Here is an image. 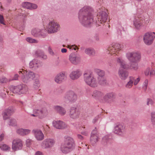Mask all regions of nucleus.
Listing matches in <instances>:
<instances>
[{
    "label": "nucleus",
    "instance_id": "69168bd1",
    "mask_svg": "<svg viewBox=\"0 0 155 155\" xmlns=\"http://www.w3.org/2000/svg\"><path fill=\"white\" fill-rule=\"evenodd\" d=\"M84 128H85V127H81V128H80V129H81V130H83L84 129Z\"/></svg>",
    "mask_w": 155,
    "mask_h": 155
},
{
    "label": "nucleus",
    "instance_id": "052dcab7",
    "mask_svg": "<svg viewBox=\"0 0 155 155\" xmlns=\"http://www.w3.org/2000/svg\"><path fill=\"white\" fill-rule=\"evenodd\" d=\"M4 135L3 134H2L0 135V141H2L3 139Z\"/></svg>",
    "mask_w": 155,
    "mask_h": 155
},
{
    "label": "nucleus",
    "instance_id": "bb28decb",
    "mask_svg": "<svg viewBox=\"0 0 155 155\" xmlns=\"http://www.w3.org/2000/svg\"><path fill=\"white\" fill-rule=\"evenodd\" d=\"M22 6L25 8L30 9H36L38 7L37 5L28 2L23 3Z\"/></svg>",
    "mask_w": 155,
    "mask_h": 155
},
{
    "label": "nucleus",
    "instance_id": "4d7b16f0",
    "mask_svg": "<svg viewBox=\"0 0 155 155\" xmlns=\"http://www.w3.org/2000/svg\"><path fill=\"white\" fill-rule=\"evenodd\" d=\"M149 70L148 69H147L145 71V74L146 76H147L149 73Z\"/></svg>",
    "mask_w": 155,
    "mask_h": 155
},
{
    "label": "nucleus",
    "instance_id": "c03bdc74",
    "mask_svg": "<svg viewBox=\"0 0 155 155\" xmlns=\"http://www.w3.org/2000/svg\"><path fill=\"white\" fill-rule=\"evenodd\" d=\"M151 121L152 124H154L155 122V113L154 112H152L151 114Z\"/></svg>",
    "mask_w": 155,
    "mask_h": 155
},
{
    "label": "nucleus",
    "instance_id": "c756f323",
    "mask_svg": "<svg viewBox=\"0 0 155 155\" xmlns=\"http://www.w3.org/2000/svg\"><path fill=\"white\" fill-rule=\"evenodd\" d=\"M41 66V64L37 60L34 59L29 63V67L35 69Z\"/></svg>",
    "mask_w": 155,
    "mask_h": 155
},
{
    "label": "nucleus",
    "instance_id": "3c124183",
    "mask_svg": "<svg viewBox=\"0 0 155 155\" xmlns=\"http://www.w3.org/2000/svg\"><path fill=\"white\" fill-rule=\"evenodd\" d=\"M68 48L70 49H74V50H76L78 49L77 47L75 45L69 46L68 45Z\"/></svg>",
    "mask_w": 155,
    "mask_h": 155
},
{
    "label": "nucleus",
    "instance_id": "e2e57ef3",
    "mask_svg": "<svg viewBox=\"0 0 155 155\" xmlns=\"http://www.w3.org/2000/svg\"><path fill=\"white\" fill-rule=\"evenodd\" d=\"M81 133L82 135H86V136L87 135V134H88V132L87 131H84L82 132Z\"/></svg>",
    "mask_w": 155,
    "mask_h": 155
},
{
    "label": "nucleus",
    "instance_id": "aec40b11",
    "mask_svg": "<svg viewBox=\"0 0 155 155\" xmlns=\"http://www.w3.org/2000/svg\"><path fill=\"white\" fill-rule=\"evenodd\" d=\"M81 71L79 69H77L72 71L69 74V77L73 80H75L78 79L81 75Z\"/></svg>",
    "mask_w": 155,
    "mask_h": 155
},
{
    "label": "nucleus",
    "instance_id": "4be33fe9",
    "mask_svg": "<svg viewBox=\"0 0 155 155\" xmlns=\"http://www.w3.org/2000/svg\"><path fill=\"white\" fill-rule=\"evenodd\" d=\"M99 139V135L98 131L95 128L92 131L91 137V141L92 144H94L97 142Z\"/></svg>",
    "mask_w": 155,
    "mask_h": 155
},
{
    "label": "nucleus",
    "instance_id": "6ab92c4d",
    "mask_svg": "<svg viewBox=\"0 0 155 155\" xmlns=\"http://www.w3.org/2000/svg\"><path fill=\"white\" fill-rule=\"evenodd\" d=\"M69 60L71 63L77 64L81 61V58L79 55L72 53L69 55Z\"/></svg>",
    "mask_w": 155,
    "mask_h": 155
},
{
    "label": "nucleus",
    "instance_id": "7ed1b4c3",
    "mask_svg": "<svg viewBox=\"0 0 155 155\" xmlns=\"http://www.w3.org/2000/svg\"><path fill=\"white\" fill-rule=\"evenodd\" d=\"M75 147L73 139L71 137L65 136L64 137V143L62 144L60 147L61 150L64 153H66Z\"/></svg>",
    "mask_w": 155,
    "mask_h": 155
},
{
    "label": "nucleus",
    "instance_id": "393cba45",
    "mask_svg": "<svg viewBox=\"0 0 155 155\" xmlns=\"http://www.w3.org/2000/svg\"><path fill=\"white\" fill-rule=\"evenodd\" d=\"M44 29H41L39 28L33 29L31 31V34L35 36L38 37L40 36H43L44 35Z\"/></svg>",
    "mask_w": 155,
    "mask_h": 155
},
{
    "label": "nucleus",
    "instance_id": "6e6d98bb",
    "mask_svg": "<svg viewBox=\"0 0 155 155\" xmlns=\"http://www.w3.org/2000/svg\"><path fill=\"white\" fill-rule=\"evenodd\" d=\"M155 73V72L154 70H151L150 72V76L152 77L154 75Z\"/></svg>",
    "mask_w": 155,
    "mask_h": 155
},
{
    "label": "nucleus",
    "instance_id": "c85d7f7f",
    "mask_svg": "<svg viewBox=\"0 0 155 155\" xmlns=\"http://www.w3.org/2000/svg\"><path fill=\"white\" fill-rule=\"evenodd\" d=\"M116 61L120 64L121 68L125 69L126 68L127 64L123 58L122 57H119L116 58Z\"/></svg>",
    "mask_w": 155,
    "mask_h": 155
},
{
    "label": "nucleus",
    "instance_id": "de8ad7c7",
    "mask_svg": "<svg viewBox=\"0 0 155 155\" xmlns=\"http://www.w3.org/2000/svg\"><path fill=\"white\" fill-rule=\"evenodd\" d=\"M8 81V80L5 78H0V84L6 83Z\"/></svg>",
    "mask_w": 155,
    "mask_h": 155
},
{
    "label": "nucleus",
    "instance_id": "49530a36",
    "mask_svg": "<svg viewBox=\"0 0 155 155\" xmlns=\"http://www.w3.org/2000/svg\"><path fill=\"white\" fill-rule=\"evenodd\" d=\"M32 142V141L30 139H27L26 141V144L27 146L28 147L30 146Z\"/></svg>",
    "mask_w": 155,
    "mask_h": 155
},
{
    "label": "nucleus",
    "instance_id": "473e14b6",
    "mask_svg": "<svg viewBox=\"0 0 155 155\" xmlns=\"http://www.w3.org/2000/svg\"><path fill=\"white\" fill-rule=\"evenodd\" d=\"M85 53L91 56L94 55L95 54L94 50L91 48H87L84 50Z\"/></svg>",
    "mask_w": 155,
    "mask_h": 155
},
{
    "label": "nucleus",
    "instance_id": "6e6552de",
    "mask_svg": "<svg viewBox=\"0 0 155 155\" xmlns=\"http://www.w3.org/2000/svg\"><path fill=\"white\" fill-rule=\"evenodd\" d=\"M155 32H148L144 34L143 36V41L147 45H150L153 43L155 37Z\"/></svg>",
    "mask_w": 155,
    "mask_h": 155
},
{
    "label": "nucleus",
    "instance_id": "e433bc0d",
    "mask_svg": "<svg viewBox=\"0 0 155 155\" xmlns=\"http://www.w3.org/2000/svg\"><path fill=\"white\" fill-rule=\"evenodd\" d=\"M36 53L38 56L41 57L44 59H46L47 58V55L42 51H38L36 52Z\"/></svg>",
    "mask_w": 155,
    "mask_h": 155
},
{
    "label": "nucleus",
    "instance_id": "20e7f679",
    "mask_svg": "<svg viewBox=\"0 0 155 155\" xmlns=\"http://www.w3.org/2000/svg\"><path fill=\"white\" fill-rule=\"evenodd\" d=\"M21 80L25 83H28L33 80L35 77V74L33 72L30 71H27L23 69L18 72Z\"/></svg>",
    "mask_w": 155,
    "mask_h": 155
},
{
    "label": "nucleus",
    "instance_id": "8fccbe9b",
    "mask_svg": "<svg viewBox=\"0 0 155 155\" xmlns=\"http://www.w3.org/2000/svg\"><path fill=\"white\" fill-rule=\"evenodd\" d=\"M100 118V115H98L97 116H96L93 120H92V122L94 124L96 122H97V121Z\"/></svg>",
    "mask_w": 155,
    "mask_h": 155
},
{
    "label": "nucleus",
    "instance_id": "9b49d317",
    "mask_svg": "<svg viewBox=\"0 0 155 155\" xmlns=\"http://www.w3.org/2000/svg\"><path fill=\"white\" fill-rule=\"evenodd\" d=\"M77 99V96L75 93L72 91H69L65 94L63 100L66 103L70 102H73Z\"/></svg>",
    "mask_w": 155,
    "mask_h": 155
},
{
    "label": "nucleus",
    "instance_id": "1a4fd4ad",
    "mask_svg": "<svg viewBox=\"0 0 155 155\" xmlns=\"http://www.w3.org/2000/svg\"><path fill=\"white\" fill-rule=\"evenodd\" d=\"M143 18L141 16H139L136 15L135 16L134 20V25L136 28L137 29H140L143 26L149 23L148 20L146 22L143 21Z\"/></svg>",
    "mask_w": 155,
    "mask_h": 155
},
{
    "label": "nucleus",
    "instance_id": "9d476101",
    "mask_svg": "<svg viewBox=\"0 0 155 155\" xmlns=\"http://www.w3.org/2000/svg\"><path fill=\"white\" fill-rule=\"evenodd\" d=\"M55 143V140L53 138L45 139L41 143V146L44 149H49L53 147Z\"/></svg>",
    "mask_w": 155,
    "mask_h": 155
},
{
    "label": "nucleus",
    "instance_id": "a878e982",
    "mask_svg": "<svg viewBox=\"0 0 155 155\" xmlns=\"http://www.w3.org/2000/svg\"><path fill=\"white\" fill-rule=\"evenodd\" d=\"M14 111V110L12 107H9L5 110L2 114L3 119L5 120L8 119L9 116L11 115Z\"/></svg>",
    "mask_w": 155,
    "mask_h": 155
},
{
    "label": "nucleus",
    "instance_id": "13d9d810",
    "mask_svg": "<svg viewBox=\"0 0 155 155\" xmlns=\"http://www.w3.org/2000/svg\"><path fill=\"white\" fill-rule=\"evenodd\" d=\"M18 74H15L13 78V79H12V80H17L18 79Z\"/></svg>",
    "mask_w": 155,
    "mask_h": 155
},
{
    "label": "nucleus",
    "instance_id": "a211bd4d",
    "mask_svg": "<svg viewBox=\"0 0 155 155\" xmlns=\"http://www.w3.org/2000/svg\"><path fill=\"white\" fill-rule=\"evenodd\" d=\"M67 75L64 72H62L58 74L54 79L55 82L58 84L62 83L67 78Z\"/></svg>",
    "mask_w": 155,
    "mask_h": 155
},
{
    "label": "nucleus",
    "instance_id": "603ef678",
    "mask_svg": "<svg viewBox=\"0 0 155 155\" xmlns=\"http://www.w3.org/2000/svg\"><path fill=\"white\" fill-rule=\"evenodd\" d=\"M48 51L51 55H53L54 54V52L50 47H48Z\"/></svg>",
    "mask_w": 155,
    "mask_h": 155
},
{
    "label": "nucleus",
    "instance_id": "0e129e2a",
    "mask_svg": "<svg viewBox=\"0 0 155 155\" xmlns=\"http://www.w3.org/2000/svg\"><path fill=\"white\" fill-rule=\"evenodd\" d=\"M35 155H43V154L40 151H38L36 153Z\"/></svg>",
    "mask_w": 155,
    "mask_h": 155
},
{
    "label": "nucleus",
    "instance_id": "ddd939ff",
    "mask_svg": "<svg viewBox=\"0 0 155 155\" xmlns=\"http://www.w3.org/2000/svg\"><path fill=\"white\" fill-rule=\"evenodd\" d=\"M23 146V142L20 139H15L12 141V148L14 151L21 149Z\"/></svg>",
    "mask_w": 155,
    "mask_h": 155
},
{
    "label": "nucleus",
    "instance_id": "5701e85b",
    "mask_svg": "<svg viewBox=\"0 0 155 155\" xmlns=\"http://www.w3.org/2000/svg\"><path fill=\"white\" fill-rule=\"evenodd\" d=\"M35 138L38 140H42L44 137V136L41 131L39 129H35L32 130Z\"/></svg>",
    "mask_w": 155,
    "mask_h": 155
},
{
    "label": "nucleus",
    "instance_id": "b1692460",
    "mask_svg": "<svg viewBox=\"0 0 155 155\" xmlns=\"http://www.w3.org/2000/svg\"><path fill=\"white\" fill-rule=\"evenodd\" d=\"M124 69L120 68L118 71V74L119 78L122 80H125L128 76V73L125 71Z\"/></svg>",
    "mask_w": 155,
    "mask_h": 155
},
{
    "label": "nucleus",
    "instance_id": "39448f33",
    "mask_svg": "<svg viewBox=\"0 0 155 155\" xmlns=\"http://www.w3.org/2000/svg\"><path fill=\"white\" fill-rule=\"evenodd\" d=\"M84 76V81L88 85L92 87L97 86V80L92 73L90 72L85 73Z\"/></svg>",
    "mask_w": 155,
    "mask_h": 155
},
{
    "label": "nucleus",
    "instance_id": "ea45409f",
    "mask_svg": "<svg viewBox=\"0 0 155 155\" xmlns=\"http://www.w3.org/2000/svg\"><path fill=\"white\" fill-rule=\"evenodd\" d=\"M40 86V83L39 81L36 79L35 80L34 83L33 87L35 89L38 88Z\"/></svg>",
    "mask_w": 155,
    "mask_h": 155
},
{
    "label": "nucleus",
    "instance_id": "58836bf2",
    "mask_svg": "<svg viewBox=\"0 0 155 155\" xmlns=\"http://www.w3.org/2000/svg\"><path fill=\"white\" fill-rule=\"evenodd\" d=\"M0 148L2 150L6 151L10 150V147L6 144H1L0 145Z\"/></svg>",
    "mask_w": 155,
    "mask_h": 155
},
{
    "label": "nucleus",
    "instance_id": "dca6fc26",
    "mask_svg": "<svg viewBox=\"0 0 155 155\" xmlns=\"http://www.w3.org/2000/svg\"><path fill=\"white\" fill-rule=\"evenodd\" d=\"M98 16V21L97 23L98 25H100V24H103L105 22L107 18V15L104 11L100 12Z\"/></svg>",
    "mask_w": 155,
    "mask_h": 155
},
{
    "label": "nucleus",
    "instance_id": "4c0bfd02",
    "mask_svg": "<svg viewBox=\"0 0 155 155\" xmlns=\"http://www.w3.org/2000/svg\"><path fill=\"white\" fill-rule=\"evenodd\" d=\"M95 72L99 76L98 77H104L105 75V72L104 71L99 69H96L95 70Z\"/></svg>",
    "mask_w": 155,
    "mask_h": 155
},
{
    "label": "nucleus",
    "instance_id": "f03ea898",
    "mask_svg": "<svg viewBox=\"0 0 155 155\" xmlns=\"http://www.w3.org/2000/svg\"><path fill=\"white\" fill-rule=\"evenodd\" d=\"M127 59L130 62L129 64H127L126 68L125 69H130L136 71L138 69L137 62L141 58L140 54L137 51L128 52L126 54Z\"/></svg>",
    "mask_w": 155,
    "mask_h": 155
},
{
    "label": "nucleus",
    "instance_id": "5fc2aeb1",
    "mask_svg": "<svg viewBox=\"0 0 155 155\" xmlns=\"http://www.w3.org/2000/svg\"><path fill=\"white\" fill-rule=\"evenodd\" d=\"M134 82V84L135 85H136L137 84L138 82H139L140 81V78H137L135 80Z\"/></svg>",
    "mask_w": 155,
    "mask_h": 155
},
{
    "label": "nucleus",
    "instance_id": "774afa93",
    "mask_svg": "<svg viewBox=\"0 0 155 155\" xmlns=\"http://www.w3.org/2000/svg\"><path fill=\"white\" fill-rule=\"evenodd\" d=\"M1 8L3 9V7H2V6H1Z\"/></svg>",
    "mask_w": 155,
    "mask_h": 155
},
{
    "label": "nucleus",
    "instance_id": "7c9ffc66",
    "mask_svg": "<svg viewBox=\"0 0 155 155\" xmlns=\"http://www.w3.org/2000/svg\"><path fill=\"white\" fill-rule=\"evenodd\" d=\"M54 109L61 115H64L66 113V111L65 109L59 106H55L54 107Z\"/></svg>",
    "mask_w": 155,
    "mask_h": 155
},
{
    "label": "nucleus",
    "instance_id": "a18cd8bd",
    "mask_svg": "<svg viewBox=\"0 0 155 155\" xmlns=\"http://www.w3.org/2000/svg\"><path fill=\"white\" fill-rule=\"evenodd\" d=\"M43 128L45 132H48L50 131V128L49 127V126L47 125L43 126Z\"/></svg>",
    "mask_w": 155,
    "mask_h": 155
},
{
    "label": "nucleus",
    "instance_id": "f257e3e1",
    "mask_svg": "<svg viewBox=\"0 0 155 155\" xmlns=\"http://www.w3.org/2000/svg\"><path fill=\"white\" fill-rule=\"evenodd\" d=\"M91 11L90 7L86 6L81 8L79 12V21L84 26L88 27L93 22V16L91 13Z\"/></svg>",
    "mask_w": 155,
    "mask_h": 155
},
{
    "label": "nucleus",
    "instance_id": "2eb2a0df",
    "mask_svg": "<svg viewBox=\"0 0 155 155\" xmlns=\"http://www.w3.org/2000/svg\"><path fill=\"white\" fill-rule=\"evenodd\" d=\"M80 114V111L78 107H72L70 108L69 116L71 118L76 119L79 117Z\"/></svg>",
    "mask_w": 155,
    "mask_h": 155
},
{
    "label": "nucleus",
    "instance_id": "f3484780",
    "mask_svg": "<svg viewBox=\"0 0 155 155\" xmlns=\"http://www.w3.org/2000/svg\"><path fill=\"white\" fill-rule=\"evenodd\" d=\"M125 127L122 124H118L115 127L114 130V133L120 136H123L125 132Z\"/></svg>",
    "mask_w": 155,
    "mask_h": 155
},
{
    "label": "nucleus",
    "instance_id": "864d4df0",
    "mask_svg": "<svg viewBox=\"0 0 155 155\" xmlns=\"http://www.w3.org/2000/svg\"><path fill=\"white\" fill-rule=\"evenodd\" d=\"M153 102L151 99L149 98L147 99V105H152L153 104Z\"/></svg>",
    "mask_w": 155,
    "mask_h": 155
},
{
    "label": "nucleus",
    "instance_id": "4468645a",
    "mask_svg": "<svg viewBox=\"0 0 155 155\" xmlns=\"http://www.w3.org/2000/svg\"><path fill=\"white\" fill-rule=\"evenodd\" d=\"M34 112L36 115L32 114V115L33 116H37L40 119H42L47 117L48 114V110L45 107L43 108L40 110H35Z\"/></svg>",
    "mask_w": 155,
    "mask_h": 155
},
{
    "label": "nucleus",
    "instance_id": "338daca9",
    "mask_svg": "<svg viewBox=\"0 0 155 155\" xmlns=\"http://www.w3.org/2000/svg\"><path fill=\"white\" fill-rule=\"evenodd\" d=\"M96 39L97 40H98L99 39V38L98 36H97L96 37Z\"/></svg>",
    "mask_w": 155,
    "mask_h": 155
},
{
    "label": "nucleus",
    "instance_id": "cd10ccee",
    "mask_svg": "<svg viewBox=\"0 0 155 155\" xmlns=\"http://www.w3.org/2000/svg\"><path fill=\"white\" fill-rule=\"evenodd\" d=\"M31 132V130L28 129H25L22 128L18 129L16 130L17 133L20 135L24 136L28 135Z\"/></svg>",
    "mask_w": 155,
    "mask_h": 155
},
{
    "label": "nucleus",
    "instance_id": "2f4dec72",
    "mask_svg": "<svg viewBox=\"0 0 155 155\" xmlns=\"http://www.w3.org/2000/svg\"><path fill=\"white\" fill-rule=\"evenodd\" d=\"M103 95V93L99 91H95L92 94V96L96 98H99L101 97Z\"/></svg>",
    "mask_w": 155,
    "mask_h": 155
},
{
    "label": "nucleus",
    "instance_id": "f704fd0d",
    "mask_svg": "<svg viewBox=\"0 0 155 155\" xmlns=\"http://www.w3.org/2000/svg\"><path fill=\"white\" fill-rule=\"evenodd\" d=\"M98 84L101 85H104L106 84V81L104 77H98L97 78Z\"/></svg>",
    "mask_w": 155,
    "mask_h": 155
},
{
    "label": "nucleus",
    "instance_id": "680f3d73",
    "mask_svg": "<svg viewBox=\"0 0 155 155\" xmlns=\"http://www.w3.org/2000/svg\"><path fill=\"white\" fill-rule=\"evenodd\" d=\"M67 51V50L66 48H63L61 49V52L62 53H64L66 52Z\"/></svg>",
    "mask_w": 155,
    "mask_h": 155
},
{
    "label": "nucleus",
    "instance_id": "bf43d9fd",
    "mask_svg": "<svg viewBox=\"0 0 155 155\" xmlns=\"http://www.w3.org/2000/svg\"><path fill=\"white\" fill-rule=\"evenodd\" d=\"M77 137L78 139L80 140H83V136L80 134H78Z\"/></svg>",
    "mask_w": 155,
    "mask_h": 155
},
{
    "label": "nucleus",
    "instance_id": "c9c22d12",
    "mask_svg": "<svg viewBox=\"0 0 155 155\" xmlns=\"http://www.w3.org/2000/svg\"><path fill=\"white\" fill-rule=\"evenodd\" d=\"M8 123L9 125L15 126L16 125L17 121L14 118H10L8 120Z\"/></svg>",
    "mask_w": 155,
    "mask_h": 155
},
{
    "label": "nucleus",
    "instance_id": "0eeeda50",
    "mask_svg": "<svg viewBox=\"0 0 155 155\" xmlns=\"http://www.w3.org/2000/svg\"><path fill=\"white\" fill-rule=\"evenodd\" d=\"M10 90L14 93L21 94H25L28 91V87L25 84H21L16 86H11L10 88Z\"/></svg>",
    "mask_w": 155,
    "mask_h": 155
},
{
    "label": "nucleus",
    "instance_id": "09e8293b",
    "mask_svg": "<svg viewBox=\"0 0 155 155\" xmlns=\"http://www.w3.org/2000/svg\"><path fill=\"white\" fill-rule=\"evenodd\" d=\"M0 23L4 25H5L3 16L2 15H0Z\"/></svg>",
    "mask_w": 155,
    "mask_h": 155
},
{
    "label": "nucleus",
    "instance_id": "423d86ee",
    "mask_svg": "<svg viewBox=\"0 0 155 155\" xmlns=\"http://www.w3.org/2000/svg\"><path fill=\"white\" fill-rule=\"evenodd\" d=\"M60 25L58 23L54 20H52L49 22L45 28L46 30L49 33H53L57 32L60 30Z\"/></svg>",
    "mask_w": 155,
    "mask_h": 155
},
{
    "label": "nucleus",
    "instance_id": "72a5a7b5",
    "mask_svg": "<svg viewBox=\"0 0 155 155\" xmlns=\"http://www.w3.org/2000/svg\"><path fill=\"white\" fill-rule=\"evenodd\" d=\"M134 80V78L133 77H130L129 78V81L126 85L125 87L128 88H131L133 84V81Z\"/></svg>",
    "mask_w": 155,
    "mask_h": 155
},
{
    "label": "nucleus",
    "instance_id": "37998d69",
    "mask_svg": "<svg viewBox=\"0 0 155 155\" xmlns=\"http://www.w3.org/2000/svg\"><path fill=\"white\" fill-rule=\"evenodd\" d=\"M148 82V80L147 79H146L145 80L143 83V88L145 91H146L147 89Z\"/></svg>",
    "mask_w": 155,
    "mask_h": 155
},
{
    "label": "nucleus",
    "instance_id": "a19ab883",
    "mask_svg": "<svg viewBox=\"0 0 155 155\" xmlns=\"http://www.w3.org/2000/svg\"><path fill=\"white\" fill-rule=\"evenodd\" d=\"M26 40L30 43H37L38 42V41L29 37L27 38Z\"/></svg>",
    "mask_w": 155,
    "mask_h": 155
},
{
    "label": "nucleus",
    "instance_id": "412c9836",
    "mask_svg": "<svg viewBox=\"0 0 155 155\" xmlns=\"http://www.w3.org/2000/svg\"><path fill=\"white\" fill-rule=\"evenodd\" d=\"M52 124L54 127L59 129H63L67 128L68 127L66 124L60 120L54 121Z\"/></svg>",
    "mask_w": 155,
    "mask_h": 155
},
{
    "label": "nucleus",
    "instance_id": "79ce46f5",
    "mask_svg": "<svg viewBox=\"0 0 155 155\" xmlns=\"http://www.w3.org/2000/svg\"><path fill=\"white\" fill-rule=\"evenodd\" d=\"M114 96V94L112 93H110L107 94L104 97L105 99L107 100L108 99L112 98Z\"/></svg>",
    "mask_w": 155,
    "mask_h": 155
},
{
    "label": "nucleus",
    "instance_id": "f8f14e48",
    "mask_svg": "<svg viewBox=\"0 0 155 155\" xmlns=\"http://www.w3.org/2000/svg\"><path fill=\"white\" fill-rule=\"evenodd\" d=\"M120 44L118 43L115 44L112 46L109 47L107 49V53L110 55H117L120 50Z\"/></svg>",
    "mask_w": 155,
    "mask_h": 155
}]
</instances>
